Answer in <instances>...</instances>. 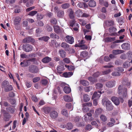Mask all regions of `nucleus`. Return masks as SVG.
Segmentation results:
<instances>
[{
	"label": "nucleus",
	"instance_id": "1",
	"mask_svg": "<svg viewBox=\"0 0 132 132\" xmlns=\"http://www.w3.org/2000/svg\"><path fill=\"white\" fill-rule=\"evenodd\" d=\"M102 101L103 105L106 106L107 110L110 111L113 109V106L111 104V101H109L107 98H104L102 100Z\"/></svg>",
	"mask_w": 132,
	"mask_h": 132
},
{
	"label": "nucleus",
	"instance_id": "2",
	"mask_svg": "<svg viewBox=\"0 0 132 132\" xmlns=\"http://www.w3.org/2000/svg\"><path fill=\"white\" fill-rule=\"evenodd\" d=\"M2 87L4 88V90L6 92L12 90L13 87L12 85H9V82L7 81H4L2 84Z\"/></svg>",
	"mask_w": 132,
	"mask_h": 132
},
{
	"label": "nucleus",
	"instance_id": "3",
	"mask_svg": "<svg viewBox=\"0 0 132 132\" xmlns=\"http://www.w3.org/2000/svg\"><path fill=\"white\" fill-rule=\"evenodd\" d=\"M122 91L123 97L124 98L126 97L127 96V88H125L123 89V86H119L118 88V93L119 94H121Z\"/></svg>",
	"mask_w": 132,
	"mask_h": 132
},
{
	"label": "nucleus",
	"instance_id": "4",
	"mask_svg": "<svg viewBox=\"0 0 132 132\" xmlns=\"http://www.w3.org/2000/svg\"><path fill=\"white\" fill-rule=\"evenodd\" d=\"M121 103H123V99L121 97H119V98L115 97H113L111 98V100L116 105H118L120 103L119 100Z\"/></svg>",
	"mask_w": 132,
	"mask_h": 132
},
{
	"label": "nucleus",
	"instance_id": "5",
	"mask_svg": "<svg viewBox=\"0 0 132 132\" xmlns=\"http://www.w3.org/2000/svg\"><path fill=\"white\" fill-rule=\"evenodd\" d=\"M65 40L70 44H72L74 42V38L71 36L68 35L65 38Z\"/></svg>",
	"mask_w": 132,
	"mask_h": 132
},
{
	"label": "nucleus",
	"instance_id": "6",
	"mask_svg": "<svg viewBox=\"0 0 132 132\" xmlns=\"http://www.w3.org/2000/svg\"><path fill=\"white\" fill-rule=\"evenodd\" d=\"M23 50L26 52H29L32 50V47L31 45L28 44L23 46Z\"/></svg>",
	"mask_w": 132,
	"mask_h": 132
},
{
	"label": "nucleus",
	"instance_id": "7",
	"mask_svg": "<svg viewBox=\"0 0 132 132\" xmlns=\"http://www.w3.org/2000/svg\"><path fill=\"white\" fill-rule=\"evenodd\" d=\"M29 69L30 71L32 73H36L38 71V68L34 65H31L30 66Z\"/></svg>",
	"mask_w": 132,
	"mask_h": 132
},
{
	"label": "nucleus",
	"instance_id": "8",
	"mask_svg": "<svg viewBox=\"0 0 132 132\" xmlns=\"http://www.w3.org/2000/svg\"><path fill=\"white\" fill-rule=\"evenodd\" d=\"M102 93L101 92L98 91V92H95L94 93L92 98V99H94L95 98H96L95 99H98L100 97L101 94Z\"/></svg>",
	"mask_w": 132,
	"mask_h": 132
},
{
	"label": "nucleus",
	"instance_id": "9",
	"mask_svg": "<svg viewBox=\"0 0 132 132\" xmlns=\"http://www.w3.org/2000/svg\"><path fill=\"white\" fill-rule=\"evenodd\" d=\"M115 83V81H109L106 82V86L108 88H112L114 86Z\"/></svg>",
	"mask_w": 132,
	"mask_h": 132
},
{
	"label": "nucleus",
	"instance_id": "10",
	"mask_svg": "<svg viewBox=\"0 0 132 132\" xmlns=\"http://www.w3.org/2000/svg\"><path fill=\"white\" fill-rule=\"evenodd\" d=\"M64 100L65 102H70L73 100V98L72 96H69L68 95L64 96L63 97Z\"/></svg>",
	"mask_w": 132,
	"mask_h": 132
},
{
	"label": "nucleus",
	"instance_id": "11",
	"mask_svg": "<svg viewBox=\"0 0 132 132\" xmlns=\"http://www.w3.org/2000/svg\"><path fill=\"white\" fill-rule=\"evenodd\" d=\"M121 47L123 49L128 50L130 48V45L128 43H125L122 45Z\"/></svg>",
	"mask_w": 132,
	"mask_h": 132
},
{
	"label": "nucleus",
	"instance_id": "12",
	"mask_svg": "<svg viewBox=\"0 0 132 132\" xmlns=\"http://www.w3.org/2000/svg\"><path fill=\"white\" fill-rule=\"evenodd\" d=\"M57 112L55 111H53L51 112L50 115L52 119H55L58 116Z\"/></svg>",
	"mask_w": 132,
	"mask_h": 132
},
{
	"label": "nucleus",
	"instance_id": "13",
	"mask_svg": "<svg viewBox=\"0 0 132 132\" xmlns=\"http://www.w3.org/2000/svg\"><path fill=\"white\" fill-rule=\"evenodd\" d=\"M55 32L57 33H59L63 31V30L60 29L59 27L57 26H55L54 27Z\"/></svg>",
	"mask_w": 132,
	"mask_h": 132
},
{
	"label": "nucleus",
	"instance_id": "14",
	"mask_svg": "<svg viewBox=\"0 0 132 132\" xmlns=\"http://www.w3.org/2000/svg\"><path fill=\"white\" fill-rule=\"evenodd\" d=\"M68 12L69 13V16L70 18L72 19H73L74 18V15L73 12L71 9H69L68 10Z\"/></svg>",
	"mask_w": 132,
	"mask_h": 132
},
{
	"label": "nucleus",
	"instance_id": "15",
	"mask_svg": "<svg viewBox=\"0 0 132 132\" xmlns=\"http://www.w3.org/2000/svg\"><path fill=\"white\" fill-rule=\"evenodd\" d=\"M114 24V22L112 20H109L106 21L104 24V26H110Z\"/></svg>",
	"mask_w": 132,
	"mask_h": 132
},
{
	"label": "nucleus",
	"instance_id": "16",
	"mask_svg": "<svg viewBox=\"0 0 132 132\" xmlns=\"http://www.w3.org/2000/svg\"><path fill=\"white\" fill-rule=\"evenodd\" d=\"M82 98L84 101L85 102L89 101L90 100V98L89 96L87 94H85L83 95Z\"/></svg>",
	"mask_w": 132,
	"mask_h": 132
},
{
	"label": "nucleus",
	"instance_id": "17",
	"mask_svg": "<svg viewBox=\"0 0 132 132\" xmlns=\"http://www.w3.org/2000/svg\"><path fill=\"white\" fill-rule=\"evenodd\" d=\"M64 92L66 93H69L71 91V89L68 86H65L63 89Z\"/></svg>",
	"mask_w": 132,
	"mask_h": 132
},
{
	"label": "nucleus",
	"instance_id": "18",
	"mask_svg": "<svg viewBox=\"0 0 132 132\" xmlns=\"http://www.w3.org/2000/svg\"><path fill=\"white\" fill-rule=\"evenodd\" d=\"M73 74L72 72H66L63 74V76L65 77H69L71 76Z\"/></svg>",
	"mask_w": 132,
	"mask_h": 132
},
{
	"label": "nucleus",
	"instance_id": "19",
	"mask_svg": "<svg viewBox=\"0 0 132 132\" xmlns=\"http://www.w3.org/2000/svg\"><path fill=\"white\" fill-rule=\"evenodd\" d=\"M51 60V58L47 56L44 58L42 60V61L44 63H47L49 62Z\"/></svg>",
	"mask_w": 132,
	"mask_h": 132
},
{
	"label": "nucleus",
	"instance_id": "20",
	"mask_svg": "<svg viewBox=\"0 0 132 132\" xmlns=\"http://www.w3.org/2000/svg\"><path fill=\"white\" fill-rule=\"evenodd\" d=\"M21 18L19 16H16L14 19V22L15 24H18L20 21Z\"/></svg>",
	"mask_w": 132,
	"mask_h": 132
},
{
	"label": "nucleus",
	"instance_id": "21",
	"mask_svg": "<svg viewBox=\"0 0 132 132\" xmlns=\"http://www.w3.org/2000/svg\"><path fill=\"white\" fill-rule=\"evenodd\" d=\"M102 112V110L100 108L97 109L95 111V117H97V116L100 114Z\"/></svg>",
	"mask_w": 132,
	"mask_h": 132
},
{
	"label": "nucleus",
	"instance_id": "22",
	"mask_svg": "<svg viewBox=\"0 0 132 132\" xmlns=\"http://www.w3.org/2000/svg\"><path fill=\"white\" fill-rule=\"evenodd\" d=\"M96 2L93 0H91L89 2V5L91 7H93L96 6Z\"/></svg>",
	"mask_w": 132,
	"mask_h": 132
},
{
	"label": "nucleus",
	"instance_id": "23",
	"mask_svg": "<svg viewBox=\"0 0 132 132\" xmlns=\"http://www.w3.org/2000/svg\"><path fill=\"white\" fill-rule=\"evenodd\" d=\"M66 107L70 111L73 109V107L71 103H67L66 105Z\"/></svg>",
	"mask_w": 132,
	"mask_h": 132
},
{
	"label": "nucleus",
	"instance_id": "24",
	"mask_svg": "<svg viewBox=\"0 0 132 132\" xmlns=\"http://www.w3.org/2000/svg\"><path fill=\"white\" fill-rule=\"evenodd\" d=\"M115 40V37H108L105 38V41L106 42H110Z\"/></svg>",
	"mask_w": 132,
	"mask_h": 132
},
{
	"label": "nucleus",
	"instance_id": "25",
	"mask_svg": "<svg viewBox=\"0 0 132 132\" xmlns=\"http://www.w3.org/2000/svg\"><path fill=\"white\" fill-rule=\"evenodd\" d=\"M60 54V56L62 57H65L66 55L65 52L63 50H60L59 51Z\"/></svg>",
	"mask_w": 132,
	"mask_h": 132
},
{
	"label": "nucleus",
	"instance_id": "26",
	"mask_svg": "<svg viewBox=\"0 0 132 132\" xmlns=\"http://www.w3.org/2000/svg\"><path fill=\"white\" fill-rule=\"evenodd\" d=\"M82 12L80 10H78L75 12V14L78 17H80L82 16Z\"/></svg>",
	"mask_w": 132,
	"mask_h": 132
},
{
	"label": "nucleus",
	"instance_id": "27",
	"mask_svg": "<svg viewBox=\"0 0 132 132\" xmlns=\"http://www.w3.org/2000/svg\"><path fill=\"white\" fill-rule=\"evenodd\" d=\"M64 15V12L62 11H59L57 13V16L59 17H63Z\"/></svg>",
	"mask_w": 132,
	"mask_h": 132
},
{
	"label": "nucleus",
	"instance_id": "28",
	"mask_svg": "<svg viewBox=\"0 0 132 132\" xmlns=\"http://www.w3.org/2000/svg\"><path fill=\"white\" fill-rule=\"evenodd\" d=\"M88 55V53L86 51H83L80 54L81 57H87Z\"/></svg>",
	"mask_w": 132,
	"mask_h": 132
},
{
	"label": "nucleus",
	"instance_id": "29",
	"mask_svg": "<svg viewBox=\"0 0 132 132\" xmlns=\"http://www.w3.org/2000/svg\"><path fill=\"white\" fill-rule=\"evenodd\" d=\"M100 119L103 122H105L107 120V118L106 116L103 115L102 114L100 116Z\"/></svg>",
	"mask_w": 132,
	"mask_h": 132
},
{
	"label": "nucleus",
	"instance_id": "30",
	"mask_svg": "<svg viewBox=\"0 0 132 132\" xmlns=\"http://www.w3.org/2000/svg\"><path fill=\"white\" fill-rule=\"evenodd\" d=\"M80 82L82 85L85 86H87L89 85L88 82L85 80H81L80 81Z\"/></svg>",
	"mask_w": 132,
	"mask_h": 132
},
{
	"label": "nucleus",
	"instance_id": "31",
	"mask_svg": "<svg viewBox=\"0 0 132 132\" xmlns=\"http://www.w3.org/2000/svg\"><path fill=\"white\" fill-rule=\"evenodd\" d=\"M70 6L69 4L65 3L61 5V7L63 9H66L68 8Z\"/></svg>",
	"mask_w": 132,
	"mask_h": 132
},
{
	"label": "nucleus",
	"instance_id": "32",
	"mask_svg": "<svg viewBox=\"0 0 132 132\" xmlns=\"http://www.w3.org/2000/svg\"><path fill=\"white\" fill-rule=\"evenodd\" d=\"M61 113L65 116H67L68 115V113L67 110L65 109H63L62 110Z\"/></svg>",
	"mask_w": 132,
	"mask_h": 132
},
{
	"label": "nucleus",
	"instance_id": "33",
	"mask_svg": "<svg viewBox=\"0 0 132 132\" xmlns=\"http://www.w3.org/2000/svg\"><path fill=\"white\" fill-rule=\"evenodd\" d=\"M130 63L128 61H126L124 62L123 64V66L125 68H126L128 67L129 65V64Z\"/></svg>",
	"mask_w": 132,
	"mask_h": 132
},
{
	"label": "nucleus",
	"instance_id": "34",
	"mask_svg": "<svg viewBox=\"0 0 132 132\" xmlns=\"http://www.w3.org/2000/svg\"><path fill=\"white\" fill-rule=\"evenodd\" d=\"M31 38L30 37H28L24 39L23 40V43H29L31 40Z\"/></svg>",
	"mask_w": 132,
	"mask_h": 132
},
{
	"label": "nucleus",
	"instance_id": "35",
	"mask_svg": "<svg viewBox=\"0 0 132 132\" xmlns=\"http://www.w3.org/2000/svg\"><path fill=\"white\" fill-rule=\"evenodd\" d=\"M65 67L68 68V69L70 71H72L74 69V67L72 65L69 66L67 65H65Z\"/></svg>",
	"mask_w": 132,
	"mask_h": 132
},
{
	"label": "nucleus",
	"instance_id": "36",
	"mask_svg": "<svg viewBox=\"0 0 132 132\" xmlns=\"http://www.w3.org/2000/svg\"><path fill=\"white\" fill-rule=\"evenodd\" d=\"M53 91L56 94L58 92L60 93L61 90L60 87H57L54 90H53Z\"/></svg>",
	"mask_w": 132,
	"mask_h": 132
},
{
	"label": "nucleus",
	"instance_id": "37",
	"mask_svg": "<svg viewBox=\"0 0 132 132\" xmlns=\"http://www.w3.org/2000/svg\"><path fill=\"white\" fill-rule=\"evenodd\" d=\"M123 51L121 50H114L113 51V53L114 54H117L120 53H122Z\"/></svg>",
	"mask_w": 132,
	"mask_h": 132
},
{
	"label": "nucleus",
	"instance_id": "38",
	"mask_svg": "<svg viewBox=\"0 0 132 132\" xmlns=\"http://www.w3.org/2000/svg\"><path fill=\"white\" fill-rule=\"evenodd\" d=\"M73 127V125L71 123H68L67 126V128L69 130L71 129Z\"/></svg>",
	"mask_w": 132,
	"mask_h": 132
},
{
	"label": "nucleus",
	"instance_id": "39",
	"mask_svg": "<svg viewBox=\"0 0 132 132\" xmlns=\"http://www.w3.org/2000/svg\"><path fill=\"white\" fill-rule=\"evenodd\" d=\"M61 46L63 48H68L69 47V45L65 43H62L61 45Z\"/></svg>",
	"mask_w": 132,
	"mask_h": 132
},
{
	"label": "nucleus",
	"instance_id": "40",
	"mask_svg": "<svg viewBox=\"0 0 132 132\" xmlns=\"http://www.w3.org/2000/svg\"><path fill=\"white\" fill-rule=\"evenodd\" d=\"M40 79V78L39 77H36L32 79V80L33 82L34 83H35L39 80Z\"/></svg>",
	"mask_w": 132,
	"mask_h": 132
},
{
	"label": "nucleus",
	"instance_id": "41",
	"mask_svg": "<svg viewBox=\"0 0 132 132\" xmlns=\"http://www.w3.org/2000/svg\"><path fill=\"white\" fill-rule=\"evenodd\" d=\"M112 75L114 76H120V74L118 72H113L112 73Z\"/></svg>",
	"mask_w": 132,
	"mask_h": 132
},
{
	"label": "nucleus",
	"instance_id": "42",
	"mask_svg": "<svg viewBox=\"0 0 132 132\" xmlns=\"http://www.w3.org/2000/svg\"><path fill=\"white\" fill-rule=\"evenodd\" d=\"M83 106V108H82L83 111L84 112H87L88 111L89 109L87 106Z\"/></svg>",
	"mask_w": 132,
	"mask_h": 132
},
{
	"label": "nucleus",
	"instance_id": "43",
	"mask_svg": "<svg viewBox=\"0 0 132 132\" xmlns=\"http://www.w3.org/2000/svg\"><path fill=\"white\" fill-rule=\"evenodd\" d=\"M33 3V1L32 0H30L29 1L27 4L26 6L28 7L32 5Z\"/></svg>",
	"mask_w": 132,
	"mask_h": 132
},
{
	"label": "nucleus",
	"instance_id": "44",
	"mask_svg": "<svg viewBox=\"0 0 132 132\" xmlns=\"http://www.w3.org/2000/svg\"><path fill=\"white\" fill-rule=\"evenodd\" d=\"M37 13V12L36 11H32L30 12L29 15L31 16H33Z\"/></svg>",
	"mask_w": 132,
	"mask_h": 132
},
{
	"label": "nucleus",
	"instance_id": "45",
	"mask_svg": "<svg viewBox=\"0 0 132 132\" xmlns=\"http://www.w3.org/2000/svg\"><path fill=\"white\" fill-rule=\"evenodd\" d=\"M50 37L52 38H58V37L55 34L52 33L50 35Z\"/></svg>",
	"mask_w": 132,
	"mask_h": 132
},
{
	"label": "nucleus",
	"instance_id": "46",
	"mask_svg": "<svg viewBox=\"0 0 132 132\" xmlns=\"http://www.w3.org/2000/svg\"><path fill=\"white\" fill-rule=\"evenodd\" d=\"M75 27L73 28V30L75 31H77L79 28V25L78 23H76L75 25Z\"/></svg>",
	"mask_w": 132,
	"mask_h": 132
},
{
	"label": "nucleus",
	"instance_id": "47",
	"mask_svg": "<svg viewBox=\"0 0 132 132\" xmlns=\"http://www.w3.org/2000/svg\"><path fill=\"white\" fill-rule=\"evenodd\" d=\"M63 61L66 63H69L70 62V59L67 58H66L64 59Z\"/></svg>",
	"mask_w": 132,
	"mask_h": 132
},
{
	"label": "nucleus",
	"instance_id": "48",
	"mask_svg": "<svg viewBox=\"0 0 132 132\" xmlns=\"http://www.w3.org/2000/svg\"><path fill=\"white\" fill-rule=\"evenodd\" d=\"M103 86V85L100 83H97L96 85V88L98 89H100Z\"/></svg>",
	"mask_w": 132,
	"mask_h": 132
},
{
	"label": "nucleus",
	"instance_id": "49",
	"mask_svg": "<svg viewBox=\"0 0 132 132\" xmlns=\"http://www.w3.org/2000/svg\"><path fill=\"white\" fill-rule=\"evenodd\" d=\"M92 105V103L91 102H88L86 103H85L83 104V106H91Z\"/></svg>",
	"mask_w": 132,
	"mask_h": 132
},
{
	"label": "nucleus",
	"instance_id": "50",
	"mask_svg": "<svg viewBox=\"0 0 132 132\" xmlns=\"http://www.w3.org/2000/svg\"><path fill=\"white\" fill-rule=\"evenodd\" d=\"M111 71L110 69L107 70L102 72L103 74L105 75L111 72Z\"/></svg>",
	"mask_w": 132,
	"mask_h": 132
},
{
	"label": "nucleus",
	"instance_id": "51",
	"mask_svg": "<svg viewBox=\"0 0 132 132\" xmlns=\"http://www.w3.org/2000/svg\"><path fill=\"white\" fill-rule=\"evenodd\" d=\"M51 22L52 24H56L57 22L56 19L54 18L52 19L51 20Z\"/></svg>",
	"mask_w": 132,
	"mask_h": 132
},
{
	"label": "nucleus",
	"instance_id": "52",
	"mask_svg": "<svg viewBox=\"0 0 132 132\" xmlns=\"http://www.w3.org/2000/svg\"><path fill=\"white\" fill-rule=\"evenodd\" d=\"M41 83L43 85H45L48 83V81L46 79H43L41 81Z\"/></svg>",
	"mask_w": 132,
	"mask_h": 132
},
{
	"label": "nucleus",
	"instance_id": "53",
	"mask_svg": "<svg viewBox=\"0 0 132 132\" xmlns=\"http://www.w3.org/2000/svg\"><path fill=\"white\" fill-rule=\"evenodd\" d=\"M116 70L118 72H122L124 71V69L122 67L117 68Z\"/></svg>",
	"mask_w": 132,
	"mask_h": 132
},
{
	"label": "nucleus",
	"instance_id": "54",
	"mask_svg": "<svg viewBox=\"0 0 132 132\" xmlns=\"http://www.w3.org/2000/svg\"><path fill=\"white\" fill-rule=\"evenodd\" d=\"M92 126L90 125H88L85 127V129L87 130H90L92 129Z\"/></svg>",
	"mask_w": 132,
	"mask_h": 132
},
{
	"label": "nucleus",
	"instance_id": "55",
	"mask_svg": "<svg viewBox=\"0 0 132 132\" xmlns=\"http://www.w3.org/2000/svg\"><path fill=\"white\" fill-rule=\"evenodd\" d=\"M79 46L80 47H81V48L82 49H86L87 48V46L85 45L82 44L81 45H80Z\"/></svg>",
	"mask_w": 132,
	"mask_h": 132
},
{
	"label": "nucleus",
	"instance_id": "56",
	"mask_svg": "<svg viewBox=\"0 0 132 132\" xmlns=\"http://www.w3.org/2000/svg\"><path fill=\"white\" fill-rule=\"evenodd\" d=\"M80 119V118L79 117H76L74 119L73 121L75 122H76L79 121Z\"/></svg>",
	"mask_w": 132,
	"mask_h": 132
},
{
	"label": "nucleus",
	"instance_id": "57",
	"mask_svg": "<svg viewBox=\"0 0 132 132\" xmlns=\"http://www.w3.org/2000/svg\"><path fill=\"white\" fill-rule=\"evenodd\" d=\"M88 80L92 82H94L96 81L94 78L92 77H89L88 78Z\"/></svg>",
	"mask_w": 132,
	"mask_h": 132
},
{
	"label": "nucleus",
	"instance_id": "58",
	"mask_svg": "<svg viewBox=\"0 0 132 132\" xmlns=\"http://www.w3.org/2000/svg\"><path fill=\"white\" fill-rule=\"evenodd\" d=\"M75 23V21L74 20H73L71 21L70 22V25L71 27H73L74 24Z\"/></svg>",
	"mask_w": 132,
	"mask_h": 132
},
{
	"label": "nucleus",
	"instance_id": "59",
	"mask_svg": "<svg viewBox=\"0 0 132 132\" xmlns=\"http://www.w3.org/2000/svg\"><path fill=\"white\" fill-rule=\"evenodd\" d=\"M43 18V15L40 14H38L37 16V18L38 20H40L42 19Z\"/></svg>",
	"mask_w": 132,
	"mask_h": 132
},
{
	"label": "nucleus",
	"instance_id": "60",
	"mask_svg": "<svg viewBox=\"0 0 132 132\" xmlns=\"http://www.w3.org/2000/svg\"><path fill=\"white\" fill-rule=\"evenodd\" d=\"M32 100L34 102H36L38 101V99L35 96H33L32 97Z\"/></svg>",
	"mask_w": 132,
	"mask_h": 132
},
{
	"label": "nucleus",
	"instance_id": "61",
	"mask_svg": "<svg viewBox=\"0 0 132 132\" xmlns=\"http://www.w3.org/2000/svg\"><path fill=\"white\" fill-rule=\"evenodd\" d=\"M85 38L87 40H90L92 39V37L90 36L86 35L85 36Z\"/></svg>",
	"mask_w": 132,
	"mask_h": 132
},
{
	"label": "nucleus",
	"instance_id": "62",
	"mask_svg": "<svg viewBox=\"0 0 132 132\" xmlns=\"http://www.w3.org/2000/svg\"><path fill=\"white\" fill-rule=\"evenodd\" d=\"M26 85L27 87L28 88L30 87L31 86V84L30 83L28 82H26Z\"/></svg>",
	"mask_w": 132,
	"mask_h": 132
},
{
	"label": "nucleus",
	"instance_id": "63",
	"mask_svg": "<svg viewBox=\"0 0 132 132\" xmlns=\"http://www.w3.org/2000/svg\"><path fill=\"white\" fill-rule=\"evenodd\" d=\"M85 120L86 121H88V119H89V117L86 114L84 116Z\"/></svg>",
	"mask_w": 132,
	"mask_h": 132
},
{
	"label": "nucleus",
	"instance_id": "64",
	"mask_svg": "<svg viewBox=\"0 0 132 132\" xmlns=\"http://www.w3.org/2000/svg\"><path fill=\"white\" fill-rule=\"evenodd\" d=\"M128 104L129 107H130L132 105V99L131 98L130 100H129L128 102Z\"/></svg>",
	"mask_w": 132,
	"mask_h": 132
}]
</instances>
